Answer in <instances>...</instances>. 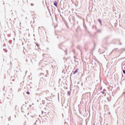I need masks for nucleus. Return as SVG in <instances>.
Masks as SVG:
<instances>
[{
    "label": "nucleus",
    "mask_w": 125,
    "mask_h": 125,
    "mask_svg": "<svg viewBox=\"0 0 125 125\" xmlns=\"http://www.w3.org/2000/svg\"><path fill=\"white\" fill-rule=\"evenodd\" d=\"M54 5L56 7L57 6V3L56 2H55L54 3Z\"/></svg>",
    "instance_id": "obj_1"
},
{
    "label": "nucleus",
    "mask_w": 125,
    "mask_h": 125,
    "mask_svg": "<svg viewBox=\"0 0 125 125\" xmlns=\"http://www.w3.org/2000/svg\"><path fill=\"white\" fill-rule=\"evenodd\" d=\"M78 69H77L73 73L74 74H75L76 73H77L78 72Z\"/></svg>",
    "instance_id": "obj_2"
},
{
    "label": "nucleus",
    "mask_w": 125,
    "mask_h": 125,
    "mask_svg": "<svg viewBox=\"0 0 125 125\" xmlns=\"http://www.w3.org/2000/svg\"><path fill=\"white\" fill-rule=\"evenodd\" d=\"M98 21L101 24V23H102V22H101V20H100V19H99L98 20Z\"/></svg>",
    "instance_id": "obj_3"
},
{
    "label": "nucleus",
    "mask_w": 125,
    "mask_h": 125,
    "mask_svg": "<svg viewBox=\"0 0 125 125\" xmlns=\"http://www.w3.org/2000/svg\"><path fill=\"white\" fill-rule=\"evenodd\" d=\"M26 93L28 94H30L29 92H27Z\"/></svg>",
    "instance_id": "obj_4"
},
{
    "label": "nucleus",
    "mask_w": 125,
    "mask_h": 125,
    "mask_svg": "<svg viewBox=\"0 0 125 125\" xmlns=\"http://www.w3.org/2000/svg\"><path fill=\"white\" fill-rule=\"evenodd\" d=\"M31 5L32 6H33L34 5V4L33 3H32L31 4Z\"/></svg>",
    "instance_id": "obj_5"
},
{
    "label": "nucleus",
    "mask_w": 125,
    "mask_h": 125,
    "mask_svg": "<svg viewBox=\"0 0 125 125\" xmlns=\"http://www.w3.org/2000/svg\"><path fill=\"white\" fill-rule=\"evenodd\" d=\"M123 73L124 74H125V70H123Z\"/></svg>",
    "instance_id": "obj_6"
}]
</instances>
